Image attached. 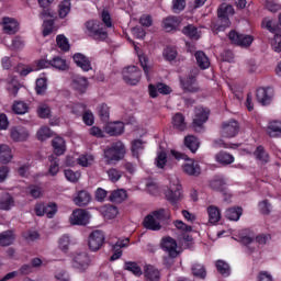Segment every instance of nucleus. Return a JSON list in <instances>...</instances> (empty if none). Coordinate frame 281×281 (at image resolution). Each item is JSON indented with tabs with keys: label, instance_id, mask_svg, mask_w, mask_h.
<instances>
[{
	"label": "nucleus",
	"instance_id": "42",
	"mask_svg": "<svg viewBox=\"0 0 281 281\" xmlns=\"http://www.w3.org/2000/svg\"><path fill=\"white\" fill-rule=\"evenodd\" d=\"M126 191L124 189H117L111 192L110 201L112 203H122V201L126 200Z\"/></svg>",
	"mask_w": 281,
	"mask_h": 281
},
{
	"label": "nucleus",
	"instance_id": "53",
	"mask_svg": "<svg viewBox=\"0 0 281 281\" xmlns=\"http://www.w3.org/2000/svg\"><path fill=\"white\" fill-rule=\"evenodd\" d=\"M37 115L43 120H47V117L52 115V110L49 109V105H47L46 103H40L37 108Z\"/></svg>",
	"mask_w": 281,
	"mask_h": 281
},
{
	"label": "nucleus",
	"instance_id": "39",
	"mask_svg": "<svg viewBox=\"0 0 281 281\" xmlns=\"http://www.w3.org/2000/svg\"><path fill=\"white\" fill-rule=\"evenodd\" d=\"M184 146H187L191 153H196V150H199V146H201V143L195 136H187L184 138Z\"/></svg>",
	"mask_w": 281,
	"mask_h": 281
},
{
	"label": "nucleus",
	"instance_id": "25",
	"mask_svg": "<svg viewBox=\"0 0 281 281\" xmlns=\"http://www.w3.org/2000/svg\"><path fill=\"white\" fill-rule=\"evenodd\" d=\"M182 89L187 93H194L199 91V86L196 85V77L190 76L184 80H181Z\"/></svg>",
	"mask_w": 281,
	"mask_h": 281
},
{
	"label": "nucleus",
	"instance_id": "62",
	"mask_svg": "<svg viewBox=\"0 0 281 281\" xmlns=\"http://www.w3.org/2000/svg\"><path fill=\"white\" fill-rule=\"evenodd\" d=\"M108 177H109V180L112 181V183H117V180L122 179V171L115 168L109 169Z\"/></svg>",
	"mask_w": 281,
	"mask_h": 281
},
{
	"label": "nucleus",
	"instance_id": "8",
	"mask_svg": "<svg viewBox=\"0 0 281 281\" xmlns=\"http://www.w3.org/2000/svg\"><path fill=\"white\" fill-rule=\"evenodd\" d=\"M123 80L126 85H139V80H142V70H139L136 66H130L123 70Z\"/></svg>",
	"mask_w": 281,
	"mask_h": 281
},
{
	"label": "nucleus",
	"instance_id": "61",
	"mask_svg": "<svg viewBox=\"0 0 281 281\" xmlns=\"http://www.w3.org/2000/svg\"><path fill=\"white\" fill-rule=\"evenodd\" d=\"M64 172L67 181H70V183H76L80 180V172L78 171L66 169Z\"/></svg>",
	"mask_w": 281,
	"mask_h": 281
},
{
	"label": "nucleus",
	"instance_id": "10",
	"mask_svg": "<svg viewBox=\"0 0 281 281\" xmlns=\"http://www.w3.org/2000/svg\"><path fill=\"white\" fill-rule=\"evenodd\" d=\"M161 247L168 256L171 258H177L179 254H181V250L179 249V246L177 245V240L172 237H165L161 241Z\"/></svg>",
	"mask_w": 281,
	"mask_h": 281
},
{
	"label": "nucleus",
	"instance_id": "14",
	"mask_svg": "<svg viewBox=\"0 0 281 281\" xmlns=\"http://www.w3.org/2000/svg\"><path fill=\"white\" fill-rule=\"evenodd\" d=\"M210 115V110L204 108H196L195 114L193 116V126L196 128H201L202 125L207 122V116Z\"/></svg>",
	"mask_w": 281,
	"mask_h": 281
},
{
	"label": "nucleus",
	"instance_id": "40",
	"mask_svg": "<svg viewBox=\"0 0 281 281\" xmlns=\"http://www.w3.org/2000/svg\"><path fill=\"white\" fill-rule=\"evenodd\" d=\"M216 162L222 164L223 166H229V164H234V156L232 154L221 151L215 156Z\"/></svg>",
	"mask_w": 281,
	"mask_h": 281
},
{
	"label": "nucleus",
	"instance_id": "1",
	"mask_svg": "<svg viewBox=\"0 0 281 281\" xmlns=\"http://www.w3.org/2000/svg\"><path fill=\"white\" fill-rule=\"evenodd\" d=\"M164 195L170 205H172L176 210H179V203L183 201V187L181 186L179 177H169V183L164 189Z\"/></svg>",
	"mask_w": 281,
	"mask_h": 281
},
{
	"label": "nucleus",
	"instance_id": "52",
	"mask_svg": "<svg viewBox=\"0 0 281 281\" xmlns=\"http://www.w3.org/2000/svg\"><path fill=\"white\" fill-rule=\"evenodd\" d=\"M256 159L261 161V164H268L269 161V154L265 151V148L262 146L257 147V149L254 153Z\"/></svg>",
	"mask_w": 281,
	"mask_h": 281
},
{
	"label": "nucleus",
	"instance_id": "58",
	"mask_svg": "<svg viewBox=\"0 0 281 281\" xmlns=\"http://www.w3.org/2000/svg\"><path fill=\"white\" fill-rule=\"evenodd\" d=\"M182 33L186 34V36H189V38H194L198 41L199 38V31L194 25H188L182 30Z\"/></svg>",
	"mask_w": 281,
	"mask_h": 281
},
{
	"label": "nucleus",
	"instance_id": "12",
	"mask_svg": "<svg viewBox=\"0 0 281 281\" xmlns=\"http://www.w3.org/2000/svg\"><path fill=\"white\" fill-rule=\"evenodd\" d=\"M90 262L91 260L89 259V256L87 255V252H76L72 256L71 266L75 269H78V271H85L87 267H89Z\"/></svg>",
	"mask_w": 281,
	"mask_h": 281
},
{
	"label": "nucleus",
	"instance_id": "13",
	"mask_svg": "<svg viewBox=\"0 0 281 281\" xmlns=\"http://www.w3.org/2000/svg\"><path fill=\"white\" fill-rule=\"evenodd\" d=\"M89 218V212L82 209H77L70 215L69 222L71 223V225H88Z\"/></svg>",
	"mask_w": 281,
	"mask_h": 281
},
{
	"label": "nucleus",
	"instance_id": "41",
	"mask_svg": "<svg viewBox=\"0 0 281 281\" xmlns=\"http://www.w3.org/2000/svg\"><path fill=\"white\" fill-rule=\"evenodd\" d=\"M7 89L11 95L16 97V93H19V90L21 89V83H19V80L14 77H9Z\"/></svg>",
	"mask_w": 281,
	"mask_h": 281
},
{
	"label": "nucleus",
	"instance_id": "15",
	"mask_svg": "<svg viewBox=\"0 0 281 281\" xmlns=\"http://www.w3.org/2000/svg\"><path fill=\"white\" fill-rule=\"evenodd\" d=\"M158 93H161L162 95H170V93H172V88L166 83H157L156 86L149 85L150 98H157Z\"/></svg>",
	"mask_w": 281,
	"mask_h": 281
},
{
	"label": "nucleus",
	"instance_id": "44",
	"mask_svg": "<svg viewBox=\"0 0 281 281\" xmlns=\"http://www.w3.org/2000/svg\"><path fill=\"white\" fill-rule=\"evenodd\" d=\"M225 216L228 218V221H239L240 216H243V209L231 207L226 211Z\"/></svg>",
	"mask_w": 281,
	"mask_h": 281
},
{
	"label": "nucleus",
	"instance_id": "35",
	"mask_svg": "<svg viewBox=\"0 0 281 281\" xmlns=\"http://www.w3.org/2000/svg\"><path fill=\"white\" fill-rule=\"evenodd\" d=\"M195 60L200 69L210 68V58L207 57V55H205V53H203V50H199L195 53Z\"/></svg>",
	"mask_w": 281,
	"mask_h": 281
},
{
	"label": "nucleus",
	"instance_id": "48",
	"mask_svg": "<svg viewBox=\"0 0 281 281\" xmlns=\"http://www.w3.org/2000/svg\"><path fill=\"white\" fill-rule=\"evenodd\" d=\"M172 123H173V126L178 128V131H186L187 125H186V117H183V114L177 113L172 117Z\"/></svg>",
	"mask_w": 281,
	"mask_h": 281
},
{
	"label": "nucleus",
	"instance_id": "5",
	"mask_svg": "<svg viewBox=\"0 0 281 281\" xmlns=\"http://www.w3.org/2000/svg\"><path fill=\"white\" fill-rule=\"evenodd\" d=\"M86 30L95 41H106L109 33L104 30V25L98 20H90L86 23Z\"/></svg>",
	"mask_w": 281,
	"mask_h": 281
},
{
	"label": "nucleus",
	"instance_id": "9",
	"mask_svg": "<svg viewBox=\"0 0 281 281\" xmlns=\"http://www.w3.org/2000/svg\"><path fill=\"white\" fill-rule=\"evenodd\" d=\"M105 236L102 231H94L88 237V247L91 251H99L104 245Z\"/></svg>",
	"mask_w": 281,
	"mask_h": 281
},
{
	"label": "nucleus",
	"instance_id": "26",
	"mask_svg": "<svg viewBox=\"0 0 281 281\" xmlns=\"http://www.w3.org/2000/svg\"><path fill=\"white\" fill-rule=\"evenodd\" d=\"M238 240L241 245H251L256 240V234L250 229H243L238 233Z\"/></svg>",
	"mask_w": 281,
	"mask_h": 281
},
{
	"label": "nucleus",
	"instance_id": "22",
	"mask_svg": "<svg viewBox=\"0 0 281 281\" xmlns=\"http://www.w3.org/2000/svg\"><path fill=\"white\" fill-rule=\"evenodd\" d=\"M74 63H76L77 67H80L82 71H91V61L89 58L80 53L74 55Z\"/></svg>",
	"mask_w": 281,
	"mask_h": 281
},
{
	"label": "nucleus",
	"instance_id": "37",
	"mask_svg": "<svg viewBox=\"0 0 281 281\" xmlns=\"http://www.w3.org/2000/svg\"><path fill=\"white\" fill-rule=\"evenodd\" d=\"M14 243V233L12 231H5L0 233V246L1 247H9Z\"/></svg>",
	"mask_w": 281,
	"mask_h": 281
},
{
	"label": "nucleus",
	"instance_id": "50",
	"mask_svg": "<svg viewBox=\"0 0 281 281\" xmlns=\"http://www.w3.org/2000/svg\"><path fill=\"white\" fill-rule=\"evenodd\" d=\"M54 133L48 126H42L37 131V139H40V142H45V139H49V137H52Z\"/></svg>",
	"mask_w": 281,
	"mask_h": 281
},
{
	"label": "nucleus",
	"instance_id": "54",
	"mask_svg": "<svg viewBox=\"0 0 281 281\" xmlns=\"http://www.w3.org/2000/svg\"><path fill=\"white\" fill-rule=\"evenodd\" d=\"M102 214L104 218L111 221L112 218H115L117 216V207L113 205H108L103 209Z\"/></svg>",
	"mask_w": 281,
	"mask_h": 281
},
{
	"label": "nucleus",
	"instance_id": "64",
	"mask_svg": "<svg viewBox=\"0 0 281 281\" xmlns=\"http://www.w3.org/2000/svg\"><path fill=\"white\" fill-rule=\"evenodd\" d=\"M271 47L273 52H277V54H280L281 52V35L276 34L274 37L271 41Z\"/></svg>",
	"mask_w": 281,
	"mask_h": 281
},
{
	"label": "nucleus",
	"instance_id": "20",
	"mask_svg": "<svg viewBox=\"0 0 281 281\" xmlns=\"http://www.w3.org/2000/svg\"><path fill=\"white\" fill-rule=\"evenodd\" d=\"M145 148H146V142L142 138H136L131 142V151L133 157H136V159H139Z\"/></svg>",
	"mask_w": 281,
	"mask_h": 281
},
{
	"label": "nucleus",
	"instance_id": "30",
	"mask_svg": "<svg viewBox=\"0 0 281 281\" xmlns=\"http://www.w3.org/2000/svg\"><path fill=\"white\" fill-rule=\"evenodd\" d=\"M74 203L77 204L78 207H85V205L91 203V195L87 191H79L74 199Z\"/></svg>",
	"mask_w": 281,
	"mask_h": 281
},
{
	"label": "nucleus",
	"instance_id": "31",
	"mask_svg": "<svg viewBox=\"0 0 281 281\" xmlns=\"http://www.w3.org/2000/svg\"><path fill=\"white\" fill-rule=\"evenodd\" d=\"M206 212L209 214V223H211V225H216V223L221 221V210L217 209L216 205L207 206Z\"/></svg>",
	"mask_w": 281,
	"mask_h": 281
},
{
	"label": "nucleus",
	"instance_id": "33",
	"mask_svg": "<svg viewBox=\"0 0 281 281\" xmlns=\"http://www.w3.org/2000/svg\"><path fill=\"white\" fill-rule=\"evenodd\" d=\"M71 85L76 91H80L82 93L87 90V87H89V81L85 77L75 76Z\"/></svg>",
	"mask_w": 281,
	"mask_h": 281
},
{
	"label": "nucleus",
	"instance_id": "63",
	"mask_svg": "<svg viewBox=\"0 0 281 281\" xmlns=\"http://www.w3.org/2000/svg\"><path fill=\"white\" fill-rule=\"evenodd\" d=\"M192 273L196 278H202L203 279V278H205V268L201 263H195L192 267Z\"/></svg>",
	"mask_w": 281,
	"mask_h": 281
},
{
	"label": "nucleus",
	"instance_id": "29",
	"mask_svg": "<svg viewBox=\"0 0 281 281\" xmlns=\"http://www.w3.org/2000/svg\"><path fill=\"white\" fill-rule=\"evenodd\" d=\"M269 137H281V121H271L266 128Z\"/></svg>",
	"mask_w": 281,
	"mask_h": 281
},
{
	"label": "nucleus",
	"instance_id": "43",
	"mask_svg": "<svg viewBox=\"0 0 281 281\" xmlns=\"http://www.w3.org/2000/svg\"><path fill=\"white\" fill-rule=\"evenodd\" d=\"M48 161L50 164L48 168V175H50V177H56L60 171L58 159L54 155H52L48 157Z\"/></svg>",
	"mask_w": 281,
	"mask_h": 281
},
{
	"label": "nucleus",
	"instance_id": "2",
	"mask_svg": "<svg viewBox=\"0 0 281 281\" xmlns=\"http://www.w3.org/2000/svg\"><path fill=\"white\" fill-rule=\"evenodd\" d=\"M126 155V145L122 140H117L108 146L103 151L105 164L113 165L122 161Z\"/></svg>",
	"mask_w": 281,
	"mask_h": 281
},
{
	"label": "nucleus",
	"instance_id": "11",
	"mask_svg": "<svg viewBox=\"0 0 281 281\" xmlns=\"http://www.w3.org/2000/svg\"><path fill=\"white\" fill-rule=\"evenodd\" d=\"M229 41L239 47H249L254 43V36L236 33L233 31L228 34Z\"/></svg>",
	"mask_w": 281,
	"mask_h": 281
},
{
	"label": "nucleus",
	"instance_id": "49",
	"mask_svg": "<svg viewBox=\"0 0 281 281\" xmlns=\"http://www.w3.org/2000/svg\"><path fill=\"white\" fill-rule=\"evenodd\" d=\"M225 180L223 178H215L211 181L210 188L216 192H225Z\"/></svg>",
	"mask_w": 281,
	"mask_h": 281
},
{
	"label": "nucleus",
	"instance_id": "6",
	"mask_svg": "<svg viewBox=\"0 0 281 281\" xmlns=\"http://www.w3.org/2000/svg\"><path fill=\"white\" fill-rule=\"evenodd\" d=\"M234 14V7L231 4L223 3L220 9L217 10V16H218V22L221 23L217 26V30L220 32H223L225 27H229V16Z\"/></svg>",
	"mask_w": 281,
	"mask_h": 281
},
{
	"label": "nucleus",
	"instance_id": "32",
	"mask_svg": "<svg viewBox=\"0 0 281 281\" xmlns=\"http://www.w3.org/2000/svg\"><path fill=\"white\" fill-rule=\"evenodd\" d=\"M262 27L268 30V32H271V34H278V32H280V25H278V22L271 18H265L262 20Z\"/></svg>",
	"mask_w": 281,
	"mask_h": 281
},
{
	"label": "nucleus",
	"instance_id": "55",
	"mask_svg": "<svg viewBox=\"0 0 281 281\" xmlns=\"http://www.w3.org/2000/svg\"><path fill=\"white\" fill-rule=\"evenodd\" d=\"M216 269H217L218 273H221V276H224L226 278L231 273L229 265L223 260L216 261Z\"/></svg>",
	"mask_w": 281,
	"mask_h": 281
},
{
	"label": "nucleus",
	"instance_id": "7",
	"mask_svg": "<svg viewBox=\"0 0 281 281\" xmlns=\"http://www.w3.org/2000/svg\"><path fill=\"white\" fill-rule=\"evenodd\" d=\"M240 133V123L236 120H228L222 123L221 135L227 139L236 137Z\"/></svg>",
	"mask_w": 281,
	"mask_h": 281
},
{
	"label": "nucleus",
	"instance_id": "59",
	"mask_svg": "<svg viewBox=\"0 0 281 281\" xmlns=\"http://www.w3.org/2000/svg\"><path fill=\"white\" fill-rule=\"evenodd\" d=\"M146 190L153 196H159V186H157V182H155L153 180H148L146 182Z\"/></svg>",
	"mask_w": 281,
	"mask_h": 281
},
{
	"label": "nucleus",
	"instance_id": "46",
	"mask_svg": "<svg viewBox=\"0 0 281 281\" xmlns=\"http://www.w3.org/2000/svg\"><path fill=\"white\" fill-rule=\"evenodd\" d=\"M13 111L16 115H25L30 111V105L23 101H15L12 105Z\"/></svg>",
	"mask_w": 281,
	"mask_h": 281
},
{
	"label": "nucleus",
	"instance_id": "17",
	"mask_svg": "<svg viewBox=\"0 0 281 281\" xmlns=\"http://www.w3.org/2000/svg\"><path fill=\"white\" fill-rule=\"evenodd\" d=\"M272 98L273 91L271 89L259 88L257 90V101L259 104H262L263 106L271 104Z\"/></svg>",
	"mask_w": 281,
	"mask_h": 281
},
{
	"label": "nucleus",
	"instance_id": "19",
	"mask_svg": "<svg viewBox=\"0 0 281 281\" xmlns=\"http://www.w3.org/2000/svg\"><path fill=\"white\" fill-rule=\"evenodd\" d=\"M2 30L4 34H16L19 32V22L14 18H3Z\"/></svg>",
	"mask_w": 281,
	"mask_h": 281
},
{
	"label": "nucleus",
	"instance_id": "45",
	"mask_svg": "<svg viewBox=\"0 0 281 281\" xmlns=\"http://www.w3.org/2000/svg\"><path fill=\"white\" fill-rule=\"evenodd\" d=\"M58 14L60 19H65L71 12V1L64 0L59 3Z\"/></svg>",
	"mask_w": 281,
	"mask_h": 281
},
{
	"label": "nucleus",
	"instance_id": "34",
	"mask_svg": "<svg viewBox=\"0 0 281 281\" xmlns=\"http://www.w3.org/2000/svg\"><path fill=\"white\" fill-rule=\"evenodd\" d=\"M14 207V198L9 193H5L0 199V210L8 212Z\"/></svg>",
	"mask_w": 281,
	"mask_h": 281
},
{
	"label": "nucleus",
	"instance_id": "18",
	"mask_svg": "<svg viewBox=\"0 0 281 281\" xmlns=\"http://www.w3.org/2000/svg\"><path fill=\"white\" fill-rule=\"evenodd\" d=\"M181 25V18L170 15L166 18L162 22V27L166 32H175V30H179Z\"/></svg>",
	"mask_w": 281,
	"mask_h": 281
},
{
	"label": "nucleus",
	"instance_id": "36",
	"mask_svg": "<svg viewBox=\"0 0 281 281\" xmlns=\"http://www.w3.org/2000/svg\"><path fill=\"white\" fill-rule=\"evenodd\" d=\"M138 60L140 63V67L143 68L147 80H150V71L153 69V64L148 60L146 55H138Z\"/></svg>",
	"mask_w": 281,
	"mask_h": 281
},
{
	"label": "nucleus",
	"instance_id": "57",
	"mask_svg": "<svg viewBox=\"0 0 281 281\" xmlns=\"http://www.w3.org/2000/svg\"><path fill=\"white\" fill-rule=\"evenodd\" d=\"M124 269L126 271H131V273H133L137 278H139V276H142L143 273L142 268H139L136 262H126Z\"/></svg>",
	"mask_w": 281,
	"mask_h": 281
},
{
	"label": "nucleus",
	"instance_id": "24",
	"mask_svg": "<svg viewBox=\"0 0 281 281\" xmlns=\"http://www.w3.org/2000/svg\"><path fill=\"white\" fill-rule=\"evenodd\" d=\"M52 146L55 155L60 157V155H65L67 150V144L65 143V138L63 137H55L52 140Z\"/></svg>",
	"mask_w": 281,
	"mask_h": 281
},
{
	"label": "nucleus",
	"instance_id": "27",
	"mask_svg": "<svg viewBox=\"0 0 281 281\" xmlns=\"http://www.w3.org/2000/svg\"><path fill=\"white\" fill-rule=\"evenodd\" d=\"M11 137L14 142H25L30 137V132L24 127H13L11 130Z\"/></svg>",
	"mask_w": 281,
	"mask_h": 281
},
{
	"label": "nucleus",
	"instance_id": "38",
	"mask_svg": "<svg viewBox=\"0 0 281 281\" xmlns=\"http://www.w3.org/2000/svg\"><path fill=\"white\" fill-rule=\"evenodd\" d=\"M71 245V238L69 235H61L57 240V247L59 251L67 254L69 251V246Z\"/></svg>",
	"mask_w": 281,
	"mask_h": 281
},
{
	"label": "nucleus",
	"instance_id": "56",
	"mask_svg": "<svg viewBox=\"0 0 281 281\" xmlns=\"http://www.w3.org/2000/svg\"><path fill=\"white\" fill-rule=\"evenodd\" d=\"M36 93L43 95L47 91V78H38L35 87Z\"/></svg>",
	"mask_w": 281,
	"mask_h": 281
},
{
	"label": "nucleus",
	"instance_id": "21",
	"mask_svg": "<svg viewBox=\"0 0 281 281\" xmlns=\"http://www.w3.org/2000/svg\"><path fill=\"white\" fill-rule=\"evenodd\" d=\"M144 276L146 281L161 280V272L155 266H150V265L145 266Z\"/></svg>",
	"mask_w": 281,
	"mask_h": 281
},
{
	"label": "nucleus",
	"instance_id": "60",
	"mask_svg": "<svg viewBox=\"0 0 281 281\" xmlns=\"http://www.w3.org/2000/svg\"><path fill=\"white\" fill-rule=\"evenodd\" d=\"M57 46L61 52H69V41L65 35H58L57 38Z\"/></svg>",
	"mask_w": 281,
	"mask_h": 281
},
{
	"label": "nucleus",
	"instance_id": "16",
	"mask_svg": "<svg viewBox=\"0 0 281 281\" xmlns=\"http://www.w3.org/2000/svg\"><path fill=\"white\" fill-rule=\"evenodd\" d=\"M12 159H14L12 147H10L8 144H0V164H12Z\"/></svg>",
	"mask_w": 281,
	"mask_h": 281
},
{
	"label": "nucleus",
	"instance_id": "28",
	"mask_svg": "<svg viewBox=\"0 0 281 281\" xmlns=\"http://www.w3.org/2000/svg\"><path fill=\"white\" fill-rule=\"evenodd\" d=\"M128 245V238L126 239H119L115 245L113 246L114 254L110 257V260L115 261L122 258V248Z\"/></svg>",
	"mask_w": 281,
	"mask_h": 281
},
{
	"label": "nucleus",
	"instance_id": "3",
	"mask_svg": "<svg viewBox=\"0 0 281 281\" xmlns=\"http://www.w3.org/2000/svg\"><path fill=\"white\" fill-rule=\"evenodd\" d=\"M170 218V211L160 209L151 212L144 220V227L151 229V232H159L161 229V221H168Z\"/></svg>",
	"mask_w": 281,
	"mask_h": 281
},
{
	"label": "nucleus",
	"instance_id": "47",
	"mask_svg": "<svg viewBox=\"0 0 281 281\" xmlns=\"http://www.w3.org/2000/svg\"><path fill=\"white\" fill-rule=\"evenodd\" d=\"M93 161H95V158L93 157V155L89 154L81 155L77 159L78 165L82 168H89V166H93Z\"/></svg>",
	"mask_w": 281,
	"mask_h": 281
},
{
	"label": "nucleus",
	"instance_id": "51",
	"mask_svg": "<svg viewBox=\"0 0 281 281\" xmlns=\"http://www.w3.org/2000/svg\"><path fill=\"white\" fill-rule=\"evenodd\" d=\"M50 67L59 69L60 71H65V69H67V60L57 56L50 60Z\"/></svg>",
	"mask_w": 281,
	"mask_h": 281
},
{
	"label": "nucleus",
	"instance_id": "23",
	"mask_svg": "<svg viewBox=\"0 0 281 281\" xmlns=\"http://www.w3.org/2000/svg\"><path fill=\"white\" fill-rule=\"evenodd\" d=\"M105 133H108V135H111V137L122 135V133H124V124L122 122L108 123L105 125Z\"/></svg>",
	"mask_w": 281,
	"mask_h": 281
},
{
	"label": "nucleus",
	"instance_id": "4",
	"mask_svg": "<svg viewBox=\"0 0 281 281\" xmlns=\"http://www.w3.org/2000/svg\"><path fill=\"white\" fill-rule=\"evenodd\" d=\"M172 157H175V159H177L178 161L180 159H183L184 162L182 165V170L186 175H188L189 177H199V175H201V165H199V161L192 159V158H188V156L172 149L171 151Z\"/></svg>",
	"mask_w": 281,
	"mask_h": 281
}]
</instances>
